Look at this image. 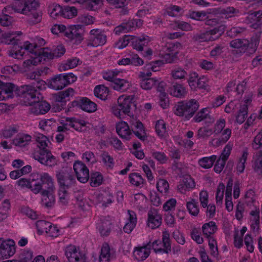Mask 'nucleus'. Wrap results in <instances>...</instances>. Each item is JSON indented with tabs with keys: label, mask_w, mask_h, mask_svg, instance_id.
<instances>
[{
	"label": "nucleus",
	"mask_w": 262,
	"mask_h": 262,
	"mask_svg": "<svg viewBox=\"0 0 262 262\" xmlns=\"http://www.w3.org/2000/svg\"><path fill=\"white\" fill-rule=\"evenodd\" d=\"M37 142V148L32 153V157L40 164L52 167L57 164V160L48 147V138L42 134H39L35 136Z\"/></svg>",
	"instance_id": "nucleus-1"
},
{
	"label": "nucleus",
	"mask_w": 262,
	"mask_h": 262,
	"mask_svg": "<svg viewBox=\"0 0 262 262\" xmlns=\"http://www.w3.org/2000/svg\"><path fill=\"white\" fill-rule=\"evenodd\" d=\"M32 175L39 176L38 179L35 181L36 184L38 185L40 187L39 188L40 190L38 191L37 193H40L43 197L42 202L46 207H52L55 200L53 194L55 186L53 178L47 172L33 173Z\"/></svg>",
	"instance_id": "nucleus-2"
},
{
	"label": "nucleus",
	"mask_w": 262,
	"mask_h": 262,
	"mask_svg": "<svg viewBox=\"0 0 262 262\" xmlns=\"http://www.w3.org/2000/svg\"><path fill=\"white\" fill-rule=\"evenodd\" d=\"M46 88V82L39 78L29 84L17 86L15 90V94L17 96H24L27 100H30L31 103H32L43 99V96L39 91Z\"/></svg>",
	"instance_id": "nucleus-3"
},
{
	"label": "nucleus",
	"mask_w": 262,
	"mask_h": 262,
	"mask_svg": "<svg viewBox=\"0 0 262 262\" xmlns=\"http://www.w3.org/2000/svg\"><path fill=\"white\" fill-rule=\"evenodd\" d=\"M135 98L134 95L119 96L117 100L118 105L112 107L113 114L120 118L121 112L129 117H134V112L137 110V103Z\"/></svg>",
	"instance_id": "nucleus-4"
},
{
	"label": "nucleus",
	"mask_w": 262,
	"mask_h": 262,
	"mask_svg": "<svg viewBox=\"0 0 262 262\" xmlns=\"http://www.w3.org/2000/svg\"><path fill=\"white\" fill-rule=\"evenodd\" d=\"M38 6V3L35 0H15L12 6H8L5 8L3 12L9 14L18 13L24 15H29L28 12L35 10Z\"/></svg>",
	"instance_id": "nucleus-5"
},
{
	"label": "nucleus",
	"mask_w": 262,
	"mask_h": 262,
	"mask_svg": "<svg viewBox=\"0 0 262 262\" xmlns=\"http://www.w3.org/2000/svg\"><path fill=\"white\" fill-rule=\"evenodd\" d=\"M199 107L197 100L192 99L189 101L178 102L174 108V114L180 117H184L185 120L190 119Z\"/></svg>",
	"instance_id": "nucleus-6"
},
{
	"label": "nucleus",
	"mask_w": 262,
	"mask_h": 262,
	"mask_svg": "<svg viewBox=\"0 0 262 262\" xmlns=\"http://www.w3.org/2000/svg\"><path fill=\"white\" fill-rule=\"evenodd\" d=\"M181 48L182 45L179 42H167L164 46H162L160 51V55L163 57L166 62L171 63L178 53V49Z\"/></svg>",
	"instance_id": "nucleus-7"
},
{
	"label": "nucleus",
	"mask_w": 262,
	"mask_h": 262,
	"mask_svg": "<svg viewBox=\"0 0 262 262\" xmlns=\"http://www.w3.org/2000/svg\"><path fill=\"white\" fill-rule=\"evenodd\" d=\"M225 29V25H220L210 31L197 33L193 35L192 39L194 41L199 42L213 41L218 39L222 35Z\"/></svg>",
	"instance_id": "nucleus-8"
},
{
	"label": "nucleus",
	"mask_w": 262,
	"mask_h": 262,
	"mask_svg": "<svg viewBox=\"0 0 262 262\" xmlns=\"http://www.w3.org/2000/svg\"><path fill=\"white\" fill-rule=\"evenodd\" d=\"M56 178L60 188L69 189L74 186L76 180L71 169H62L56 172Z\"/></svg>",
	"instance_id": "nucleus-9"
},
{
	"label": "nucleus",
	"mask_w": 262,
	"mask_h": 262,
	"mask_svg": "<svg viewBox=\"0 0 262 262\" xmlns=\"http://www.w3.org/2000/svg\"><path fill=\"white\" fill-rule=\"evenodd\" d=\"M82 28L83 25L81 24L69 26L64 33V36L73 44L79 45L84 39Z\"/></svg>",
	"instance_id": "nucleus-10"
},
{
	"label": "nucleus",
	"mask_w": 262,
	"mask_h": 262,
	"mask_svg": "<svg viewBox=\"0 0 262 262\" xmlns=\"http://www.w3.org/2000/svg\"><path fill=\"white\" fill-rule=\"evenodd\" d=\"M69 107H78L88 113H93L97 110V104L86 97H78L69 103Z\"/></svg>",
	"instance_id": "nucleus-11"
},
{
	"label": "nucleus",
	"mask_w": 262,
	"mask_h": 262,
	"mask_svg": "<svg viewBox=\"0 0 262 262\" xmlns=\"http://www.w3.org/2000/svg\"><path fill=\"white\" fill-rule=\"evenodd\" d=\"M103 78L107 81L112 82L111 84L112 88L117 91L124 92L128 90L130 86L129 82L126 80L115 78L111 71L104 73Z\"/></svg>",
	"instance_id": "nucleus-12"
},
{
	"label": "nucleus",
	"mask_w": 262,
	"mask_h": 262,
	"mask_svg": "<svg viewBox=\"0 0 262 262\" xmlns=\"http://www.w3.org/2000/svg\"><path fill=\"white\" fill-rule=\"evenodd\" d=\"M49 12L50 16H75L77 14V11L75 7L66 6L63 8L59 5L50 6Z\"/></svg>",
	"instance_id": "nucleus-13"
},
{
	"label": "nucleus",
	"mask_w": 262,
	"mask_h": 262,
	"mask_svg": "<svg viewBox=\"0 0 262 262\" xmlns=\"http://www.w3.org/2000/svg\"><path fill=\"white\" fill-rule=\"evenodd\" d=\"M64 254L69 262H86V256L80 252L79 248L70 245L64 250Z\"/></svg>",
	"instance_id": "nucleus-14"
},
{
	"label": "nucleus",
	"mask_w": 262,
	"mask_h": 262,
	"mask_svg": "<svg viewBox=\"0 0 262 262\" xmlns=\"http://www.w3.org/2000/svg\"><path fill=\"white\" fill-rule=\"evenodd\" d=\"M73 169L77 180L81 183H85L89 179V170L82 162L77 161L73 165Z\"/></svg>",
	"instance_id": "nucleus-15"
},
{
	"label": "nucleus",
	"mask_w": 262,
	"mask_h": 262,
	"mask_svg": "<svg viewBox=\"0 0 262 262\" xmlns=\"http://www.w3.org/2000/svg\"><path fill=\"white\" fill-rule=\"evenodd\" d=\"M15 252L14 242L13 240L5 241L0 238V258H8Z\"/></svg>",
	"instance_id": "nucleus-16"
},
{
	"label": "nucleus",
	"mask_w": 262,
	"mask_h": 262,
	"mask_svg": "<svg viewBox=\"0 0 262 262\" xmlns=\"http://www.w3.org/2000/svg\"><path fill=\"white\" fill-rule=\"evenodd\" d=\"M130 129L133 133L141 141L147 140V136L145 130V128L143 123L139 120L134 119L132 117V119L129 121Z\"/></svg>",
	"instance_id": "nucleus-17"
},
{
	"label": "nucleus",
	"mask_w": 262,
	"mask_h": 262,
	"mask_svg": "<svg viewBox=\"0 0 262 262\" xmlns=\"http://www.w3.org/2000/svg\"><path fill=\"white\" fill-rule=\"evenodd\" d=\"M38 175H31L29 179L26 178H21L17 181L18 186L21 188H27L30 189L32 192L35 194H37V192L40 187L38 185H37L35 181L38 179Z\"/></svg>",
	"instance_id": "nucleus-18"
},
{
	"label": "nucleus",
	"mask_w": 262,
	"mask_h": 262,
	"mask_svg": "<svg viewBox=\"0 0 262 262\" xmlns=\"http://www.w3.org/2000/svg\"><path fill=\"white\" fill-rule=\"evenodd\" d=\"M21 31L15 32H2V35L1 36L0 43H4L8 45H13V48L15 51L17 50V47L19 42V39L16 38V36H13L15 34H17L19 36L22 35Z\"/></svg>",
	"instance_id": "nucleus-19"
},
{
	"label": "nucleus",
	"mask_w": 262,
	"mask_h": 262,
	"mask_svg": "<svg viewBox=\"0 0 262 262\" xmlns=\"http://www.w3.org/2000/svg\"><path fill=\"white\" fill-rule=\"evenodd\" d=\"M167 91L170 95L180 98H184L187 93L185 87L177 82H173L168 88Z\"/></svg>",
	"instance_id": "nucleus-20"
},
{
	"label": "nucleus",
	"mask_w": 262,
	"mask_h": 262,
	"mask_svg": "<svg viewBox=\"0 0 262 262\" xmlns=\"http://www.w3.org/2000/svg\"><path fill=\"white\" fill-rule=\"evenodd\" d=\"M74 94V90L72 88H69L66 91L58 92L54 95L53 97L56 102L60 103V110L63 109L66 105L67 101L69 100V97L72 96Z\"/></svg>",
	"instance_id": "nucleus-21"
},
{
	"label": "nucleus",
	"mask_w": 262,
	"mask_h": 262,
	"mask_svg": "<svg viewBox=\"0 0 262 262\" xmlns=\"http://www.w3.org/2000/svg\"><path fill=\"white\" fill-rule=\"evenodd\" d=\"M147 225L152 229L159 227L162 223V217L156 209L150 210L148 213Z\"/></svg>",
	"instance_id": "nucleus-22"
},
{
	"label": "nucleus",
	"mask_w": 262,
	"mask_h": 262,
	"mask_svg": "<svg viewBox=\"0 0 262 262\" xmlns=\"http://www.w3.org/2000/svg\"><path fill=\"white\" fill-rule=\"evenodd\" d=\"M63 74L55 75L51 78L48 83L50 88L55 90H61L67 86Z\"/></svg>",
	"instance_id": "nucleus-23"
},
{
	"label": "nucleus",
	"mask_w": 262,
	"mask_h": 262,
	"mask_svg": "<svg viewBox=\"0 0 262 262\" xmlns=\"http://www.w3.org/2000/svg\"><path fill=\"white\" fill-rule=\"evenodd\" d=\"M209 113L210 112L208 108H204L196 113L193 120L195 122H200L203 120H205L206 123H213L214 121V119Z\"/></svg>",
	"instance_id": "nucleus-24"
},
{
	"label": "nucleus",
	"mask_w": 262,
	"mask_h": 262,
	"mask_svg": "<svg viewBox=\"0 0 262 262\" xmlns=\"http://www.w3.org/2000/svg\"><path fill=\"white\" fill-rule=\"evenodd\" d=\"M37 46L36 43L33 45L28 41H25L23 45H21V43L19 42L17 47V50L15 52V56H14L13 54H12V56L17 58H19L18 56L22 57L24 54V52L21 51L23 49L29 51L30 53H34L35 55H37L38 52L34 51V49H35Z\"/></svg>",
	"instance_id": "nucleus-25"
},
{
	"label": "nucleus",
	"mask_w": 262,
	"mask_h": 262,
	"mask_svg": "<svg viewBox=\"0 0 262 262\" xmlns=\"http://www.w3.org/2000/svg\"><path fill=\"white\" fill-rule=\"evenodd\" d=\"M28 100V103L29 105H35V110L34 113L36 114H45L47 113L51 108L50 104L45 101H42V99L32 103H31V101L30 100Z\"/></svg>",
	"instance_id": "nucleus-26"
},
{
	"label": "nucleus",
	"mask_w": 262,
	"mask_h": 262,
	"mask_svg": "<svg viewBox=\"0 0 262 262\" xmlns=\"http://www.w3.org/2000/svg\"><path fill=\"white\" fill-rule=\"evenodd\" d=\"M115 257L114 252H112L108 244H103L99 256V262H110Z\"/></svg>",
	"instance_id": "nucleus-27"
},
{
	"label": "nucleus",
	"mask_w": 262,
	"mask_h": 262,
	"mask_svg": "<svg viewBox=\"0 0 262 262\" xmlns=\"http://www.w3.org/2000/svg\"><path fill=\"white\" fill-rule=\"evenodd\" d=\"M132 47L134 49L139 51H142L144 47H146L150 41L148 36L142 37H136L132 38Z\"/></svg>",
	"instance_id": "nucleus-28"
},
{
	"label": "nucleus",
	"mask_w": 262,
	"mask_h": 262,
	"mask_svg": "<svg viewBox=\"0 0 262 262\" xmlns=\"http://www.w3.org/2000/svg\"><path fill=\"white\" fill-rule=\"evenodd\" d=\"M116 132L122 138L129 139V136L132 134L130 127L126 122H121L116 126Z\"/></svg>",
	"instance_id": "nucleus-29"
},
{
	"label": "nucleus",
	"mask_w": 262,
	"mask_h": 262,
	"mask_svg": "<svg viewBox=\"0 0 262 262\" xmlns=\"http://www.w3.org/2000/svg\"><path fill=\"white\" fill-rule=\"evenodd\" d=\"M37 57L38 61L40 63H44L46 61L51 60L54 58V55L52 53V49L49 48H41L40 50L38 52Z\"/></svg>",
	"instance_id": "nucleus-30"
},
{
	"label": "nucleus",
	"mask_w": 262,
	"mask_h": 262,
	"mask_svg": "<svg viewBox=\"0 0 262 262\" xmlns=\"http://www.w3.org/2000/svg\"><path fill=\"white\" fill-rule=\"evenodd\" d=\"M232 48L238 50L239 53H245L248 50L249 41L246 39H236L232 40L230 43Z\"/></svg>",
	"instance_id": "nucleus-31"
},
{
	"label": "nucleus",
	"mask_w": 262,
	"mask_h": 262,
	"mask_svg": "<svg viewBox=\"0 0 262 262\" xmlns=\"http://www.w3.org/2000/svg\"><path fill=\"white\" fill-rule=\"evenodd\" d=\"M17 86L11 83H4L0 80V100H3L5 96L3 94H8L15 93V90Z\"/></svg>",
	"instance_id": "nucleus-32"
},
{
	"label": "nucleus",
	"mask_w": 262,
	"mask_h": 262,
	"mask_svg": "<svg viewBox=\"0 0 262 262\" xmlns=\"http://www.w3.org/2000/svg\"><path fill=\"white\" fill-rule=\"evenodd\" d=\"M251 216L250 221L251 222V228L253 231H258L260 226V217L259 209H256L255 210H252L250 212Z\"/></svg>",
	"instance_id": "nucleus-33"
},
{
	"label": "nucleus",
	"mask_w": 262,
	"mask_h": 262,
	"mask_svg": "<svg viewBox=\"0 0 262 262\" xmlns=\"http://www.w3.org/2000/svg\"><path fill=\"white\" fill-rule=\"evenodd\" d=\"M106 41V36L101 33L97 36H92L89 37V42L88 46L93 47H98L103 45Z\"/></svg>",
	"instance_id": "nucleus-34"
},
{
	"label": "nucleus",
	"mask_w": 262,
	"mask_h": 262,
	"mask_svg": "<svg viewBox=\"0 0 262 262\" xmlns=\"http://www.w3.org/2000/svg\"><path fill=\"white\" fill-rule=\"evenodd\" d=\"M261 34V31H258L251 37L248 49L249 53H253L256 51L259 43Z\"/></svg>",
	"instance_id": "nucleus-35"
},
{
	"label": "nucleus",
	"mask_w": 262,
	"mask_h": 262,
	"mask_svg": "<svg viewBox=\"0 0 262 262\" xmlns=\"http://www.w3.org/2000/svg\"><path fill=\"white\" fill-rule=\"evenodd\" d=\"M66 121L69 122L68 126L79 132H81L82 127L86 125V122L85 121L78 119L74 117H67L66 119Z\"/></svg>",
	"instance_id": "nucleus-36"
},
{
	"label": "nucleus",
	"mask_w": 262,
	"mask_h": 262,
	"mask_svg": "<svg viewBox=\"0 0 262 262\" xmlns=\"http://www.w3.org/2000/svg\"><path fill=\"white\" fill-rule=\"evenodd\" d=\"M216 229L217 226L215 223L213 221L205 223L202 226L203 233L208 239H209V238H213L210 235L213 234L216 231Z\"/></svg>",
	"instance_id": "nucleus-37"
},
{
	"label": "nucleus",
	"mask_w": 262,
	"mask_h": 262,
	"mask_svg": "<svg viewBox=\"0 0 262 262\" xmlns=\"http://www.w3.org/2000/svg\"><path fill=\"white\" fill-rule=\"evenodd\" d=\"M150 251L145 247H137L134 251V256L138 261H142L149 255Z\"/></svg>",
	"instance_id": "nucleus-38"
},
{
	"label": "nucleus",
	"mask_w": 262,
	"mask_h": 262,
	"mask_svg": "<svg viewBox=\"0 0 262 262\" xmlns=\"http://www.w3.org/2000/svg\"><path fill=\"white\" fill-rule=\"evenodd\" d=\"M89 178L90 179V185L93 187L100 186L103 180L102 174L98 171L91 172Z\"/></svg>",
	"instance_id": "nucleus-39"
},
{
	"label": "nucleus",
	"mask_w": 262,
	"mask_h": 262,
	"mask_svg": "<svg viewBox=\"0 0 262 262\" xmlns=\"http://www.w3.org/2000/svg\"><path fill=\"white\" fill-rule=\"evenodd\" d=\"M83 3L85 8L91 11L98 10L103 5L102 0H84Z\"/></svg>",
	"instance_id": "nucleus-40"
},
{
	"label": "nucleus",
	"mask_w": 262,
	"mask_h": 262,
	"mask_svg": "<svg viewBox=\"0 0 262 262\" xmlns=\"http://www.w3.org/2000/svg\"><path fill=\"white\" fill-rule=\"evenodd\" d=\"M112 223L110 221L104 220L98 226L99 232L102 236H107L111 233Z\"/></svg>",
	"instance_id": "nucleus-41"
},
{
	"label": "nucleus",
	"mask_w": 262,
	"mask_h": 262,
	"mask_svg": "<svg viewBox=\"0 0 262 262\" xmlns=\"http://www.w3.org/2000/svg\"><path fill=\"white\" fill-rule=\"evenodd\" d=\"M94 93L97 98L105 100L107 97L108 89L103 85H99L95 87Z\"/></svg>",
	"instance_id": "nucleus-42"
},
{
	"label": "nucleus",
	"mask_w": 262,
	"mask_h": 262,
	"mask_svg": "<svg viewBox=\"0 0 262 262\" xmlns=\"http://www.w3.org/2000/svg\"><path fill=\"white\" fill-rule=\"evenodd\" d=\"M143 20L140 19H129L127 21L123 23L125 29L127 32L132 31L142 26Z\"/></svg>",
	"instance_id": "nucleus-43"
},
{
	"label": "nucleus",
	"mask_w": 262,
	"mask_h": 262,
	"mask_svg": "<svg viewBox=\"0 0 262 262\" xmlns=\"http://www.w3.org/2000/svg\"><path fill=\"white\" fill-rule=\"evenodd\" d=\"M31 137L29 135H21L17 136L13 140V144L16 146L23 147L27 145L31 141Z\"/></svg>",
	"instance_id": "nucleus-44"
},
{
	"label": "nucleus",
	"mask_w": 262,
	"mask_h": 262,
	"mask_svg": "<svg viewBox=\"0 0 262 262\" xmlns=\"http://www.w3.org/2000/svg\"><path fill=\"white\" fill-rule=\"evenodd\" d=\"M216 159V156L212 155L209 157H204L199 161V164L202 168L208 169L211 167Z\"/></svg>",
	"instance_id": "nucleus-45"
},
{
	"label": "nucleus",
	"mask_w": 262,
	"mask_h": 262,
	"mask_svg": "<svg viewBox=\"0 0 262 262\" xmlns=\"http://www.w3.org/2000/svg\"><path fill=\"white\" fill-rule=\"evenodd\" d=\"M248 105L244 104L242 105L238 112V114L236 117V122L239 124L243 123L246 118L247 117Z\"/></svg>",
	"instance_id": "nucleus-46"
},
{
	"label": "nucleus",
	"mask_w": 262,
	"mask_h": 262,
	"mask_svg": "<svg viewBox=\"0 0 262 262\" xmlns=\"http://www.w3.org/2000/svg\"><path fill=\"white\" fill-rule=\"evenodd\" d=\"M130 183L136 186H140L144 183V180L138 173H132L129 176Z\"/></svg>",
	"instance_id": "nucleus-47"
},
{
	"label": "nucleus",
	"mask_w": 262,
	"mask_h": 262,
	"mask_svg": "<svg viewBox=\"0 0 262 262\" xmlns=\"http://www.w3.org/2000/svg\"><path fill=\"white\" fill-rule=\"evenodd\" d=\"M157 82V80L154 78H142L140 82V86L143 89L148 90L155 85Z\"/></svg>",
	"instance_id": "nucleus-48"
},
{
	"label": "nucleus",
	"mask_w": 262,
	"mask_h": 262,
	"mask_svg": "<svg viewBox=\"0 0 262 262\" xmlns=\"http://www.w3.org/2000/svg\"><path fill=\"white\" fill-rule=\"evenodd\" d=\"M51 226V223L44 220H39L36 223V227L37 229L38 232L40 234H42L44 232L47 233Z\"/></svg>",
	"instance_id": "nucleus-49"
},
{
	"label": "nucleus",
	"mask_w": 262,
	"mask_h": 262,
	"mask_svg": "<svg viewBox=\"0 0 262 262\" xmlns=\"http://www.w3.org/2000/svg\"><path fill=\"white\" fill-rule=\"evenodd\" d=\"M214 14H221V15H229L230 14H237L238 12V10L235 9L232 7H229L226 8H217L213 10Z\"/></svg>",
	"instance_id": "nucleus-50"
},
{
	"label": "nucleus",
	"mask_w": 262,
	"mask_h": 262,
	"mask_svg": "<svg viewBox=\"0 0 262 262\" xmlns=\"http://www.w3.org/2000/svg\"><path fill=\"white\" fill-rule=\"evenodd\" d=\"M247 23L250 27L257 29L262 26V17H247Z\"/></svg>",
	"instance_id": "nucleus-51"
},
{
	"label": "nucleus",
	"mask_w": 262,
	"mask_h": 262,
	"mask_svg": "<svg viewBox=\"0 0 262 262\" xmlns=\"http://www.w3.org/2000/svg\"><path fill=\"white\" fill-rule=\"evenodd\" d=\"M171 75L174 79H185L187 72L181 67H177L171 71Z\"/></svg>",
	"instance_id": "nucleus-52"
},
{
	"label": "nucleus",
	"mask_w": 262,
	"mask_h": 262,
	"mask_svg": "<svg viewBox=\"0 0 262 262\" xmlns=\"http://www.w3.org/2000/svg\"><path fill=\"white\" fill-rule=\"evenodd\" d=\"M100 157L102 162L106 166L110 168H112L114 166V159L109 155L108 152L103 151Z\"/></svg>",
	"instance_id": "nucleus-53"
},
{
	"label": "nucleus",
	"mask_w": 262,
	"mask_h": 262,
	"mask_svg": "<svg viewBox=\"0 0 262 262\" xmlns=\"http://www.w3.org/2000/svg\"><path fill=\"white\" fill-rule=\"evenodd\" d=\"M155 129L157 135L160 137H164L166 133V125L163 120H160L157 121Z\"/></svg>",
	"instance_id": "nucleus-54"
},
{
	"label": "nucleus",
	"mask_w": 262,
	"mask_h": 262,
	"mask_svg": "<svg viewBox=\"0 0 262 262\" xmlns=\"http://www.w3.org/2000/svg\"><path fill=\"white\" fill-rule=\"evenodd\" d=\"M208 245L210 249V253L212 256L216 257L219 255L218 248L216 241L213 238H209Z\"/></svg>",
	"instance_id": "nucleus-55"
},
{
	"label": "nucleus",
	"mask_w": 262,
	"mask_h": 262,
	"mask_svg": "<svg viewBox=\"0 0 262 262\" xmlns=\"http://www.w3.org/2000/svg\"><path fill=\"white\" fill-rule=\"evenodd\" d=\"M197 204L198 203L194 200H192L191 201L187 203V208L189 212L193 216H196L199 212Z\"/></svg>",
	"instance_id": "nucleus-56"
},
{
	"label": "nucleus",
	"mask_w": 262,
	"mask_h": 262,
	"mask_svg": "<svg viewBox=\"0 0 262 262\" xmlns=\"http://www.w3.org/2000/svg\"><path fill=\"white\" fill-rule=\"evenodd\" d=\"M225 186L223 183H220L217 187L216 193V204H222L224 197Z\"/></svg>",
	"instance_id": "nucleus-57"
},
{
	"label": "nucleus",
	"mask_w": 262,
	"mask_h": 262,
	"mask_svg": "<svg viewBox=\"0 0 262 262\" xmlns=\"http://www.w3.org/2000/svg\"><path fill=\"white\" fill-rule=\"evenodd\" d=\"M157 188L161 193H166L168 191L169 184L164 179H160L157 183Z\"/></svg>",
	"instance_id": "nucleus-58"
},
{
	"label": "nucleus",
	"mask_w": 262,
	"mask_h": 262,
	"mask_svg": "<svg viewBox=\"0 0 262 262\" xmlns=\"http://www.w3.org/2000/svg\"><path fill=\"white\" fill-rule=\"evenodd\" d=\"M67 189L59 188L58 190L59 201L62 205H66L68 203V194Z\"/></svg>",
	"instance_id": "nucleus-59"
},
{
	"label": "nucleus",
	"mask_w": 262,
	"mask_h": 262,
	"mask_svg": "<svg viewBox=\"0 0 262 262\" xmlns=\"http://www.w3.org/2000/svg\"><path fill=\"white\" fill-rule=\"evenodd\" d=\"M21 212L32 220H36L38 218V214L36 212L31 209L27 206L22 207L21 208Z\"/></svg>",
	"instance_id": "nucleus-60"
},
{
	"label": "nucleus",
	"mask_w": 262,
	"mask_h": 262,
	"mask_svg": "<svg viewBox=\"0 0 262 262\" xmlns=\"http://www.w3.org/2000/svg\"><path fill=\"white\" fill-rule=\"evenodd\" d=\"M213 132L212 129L203 127L199 128L198 131L197 136L199 138H207L210 136Z\"/></svg>",
	"instance_id": "nucleus-61"
},
{
	"label": "nucleus",
	"mask_w": 262,
	"mask_h": 262,
	"mask_svg": "<svg viewBox=\"0 0 262 262\" xmlns=\"http://www.w3.org/2000/svg\"><path fill=\"white\" fill-rule=\"evenodd\" d=\"M231 134V130L230 129H225L222 133V137L220 138L216 142L217 146L225 143L230 138Z\"/></svg>",
	"instance_id": "nucleus-62"
},
{
	"label": "nucleus",
	"mask_w": 262,
	"mask_h": 262,
	"mask_svg": "<svg viewBox=\"0 0 262 262\" xmlns=\"http://www.w3.org/2000/svg\"><path fill=\"white\" fill-rule=\"evenodd\" d=\"M253 168L256 173L262 176V156H257L254 161Z\"/></svg>",
	"instance_id": "nucleus-63"
},
{
	"label": "nucleus",
	"mask_w": 262,
	"mask_h": 262,
	"mask_svg": "<svg viewBox=\"0 0 262 262\" xmlns=\"http://www.w3.org/2000/svg\"><path fill=\"white\" fill-rule=\"evenodd\" d=\"M159 104L163 109H166L169 107V102L167 94H159Z\"/></svg>",
	"instance_id": "nucleus-64"
}]
</instances>
